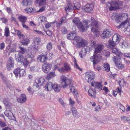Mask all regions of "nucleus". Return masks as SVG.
<instances>
[{
  "label": "nucleus",
  "instance_id": "1",
  "mask_svg": "<svg viewBox=\"0 0 130 130\" xmlns=\"http://www.w3.org/2000/svg\"><path fill=\"white\" fill-rule=\"evenodd\" d=\"M68 39L73 40V43L78 48H80L85 46L87 44V41L82 37L76 36L74 33L69 34L67 35Z\"/></svg>",
  "mask_w": 130,
  "mask_h": 130
},
{
  "label": "nucleus",
  "instance_id": "2",
  "mask_svg": "<svg viewBox=\"0 0 130 130\" xmlns=\"http://www.w3.org/2000/svg\"><path fill=\"white\" fill-rule=\"evenodd\" d=\"M62 82H61L63 88H65L68 86L69 85L70 91L73 92L74 95L76 96L78 95V93L77 90L75 89L72 84H71L70 80L68 79L65 76L62 75L60 76Z\"/></svg>",
  "mask_w": 130,
  "mask_h": 130
},
{
  "label": "nucleus",
  "instance_id": "3",
  "mask_svg": "<svg viewBox=\"0 0 130 130\" xmlns=\"http://www.w3.org/2000/svg\"><path fill=\"white\" fill-rule=\"evenodd\" d=\"M90 59L93 63V65L94 70H98L99 71H101V69L100 67L97 66L96 67L95 65L99 63L102 59L101 55L100 54H99L98 55H93L90 57Z\"/></svg>",
  "mask_w": 130,
  "mask_h": 130
},
{
  "label": "nucleus",
  "instance_id": "4",
  "mask_svg": "<svg viewBox=\"0 0 130 130\" xmlns=\"http://www.w3.org/2000/svg\"><path fill=\"white\" fill-rule=\"evenodd\" d=\"M91 30L95 34L96 37L99 36V24L98 22L93 19H91Z\"/></svg>",
  "mask_w": 130,
  "mask_h": 130
},
{
  "label": "nucleus",
  "instance_id": "5",
  "mask_svg": "<svg viewBox=\"0 0 130 130\" xmlns=\"http://www.w3.org/2000/svg\"><path fill=\"white\" fill-rule=\"evenodd\" d=\"M120 36L119 34H115L112 37L111 40H109L108 42V47L112 48L118 44L120 41Z\"/></svg>",
  "mask_w": 130,
  "mask_h": 130
},
{
  "label": "nucleus",
  "instance_id": "6",
  "mask_svg": "<svg viewBox=\"0 0 130 130\" xmlns=\"http://www.w3.org/2000/svg\"><path fill=\"white\" fill-rule=\"evenodd\" d=\"M128 14L125 13H122L119 14L118 16L119 18L121 20H124V21L121 23L119 26H118L117 27L119 29L121 28H122L127 24V22L129 23L127 20L128 18Z\"/></svg>",
  "mask_w": 130,
  "mask_h": 130
},
{
  "label": "nucleus",
  "instance_id": "7",
  "mask_svg": "<svg viewBox=\"0 0 130 130\" xmlns=\"http://www.w3.org/2000/svg\"><path fill=\"white\" fill-rule=\"evenodd\" d=\"M15 58L16 60L19 62H22L23 63L25 67H27L29 64V62L25 58H23L22 55L16 54L15 55Z\"/></svg>",
  "mask_w": 130,
  "mask_h": 130
},
{
  "label": "nucleus",
  "instance_id": "8",
  "mask_svg": "<svg viewBox=\"0 0 130 130\" xmlns=\"http://www.w3.org/2000/svg\"><path fill=\"white\" fill-rule=\"evenodd\" d=\"M107 6L109 8L110 10H114L119 8L118 3L116 1H111L106 4Z\"/></svg>",
  "mask_w": 130,
  "mask_h": 130
},
{
  "label": "nucleus",
  "instance_id": "9",
  "mask_svg": "<svg viewBox=\"0 0 130 130\" xmlns=\"http://www.w3.org/2000/svg\"><path fill=\"white\" fill-rule=\"evenodd\" d=\"M121 58H117L116 57L114 56L113 59V61L115 63L116 67L119 69H123L124 68V65L121 62Z\"/></svg>",
  "mask_w": 130,
  "mask_h": 130
},
{
  "label": "nucleus",
  "instance_id": "10",
  "mask_svg": "<svg viewBox=\"0 0 130 130\" xmlns=\"http://www.w3.org/2000/svg\"><path fill=\"white\" fill-rule=\"evenodd\" d=\"M13 73L17 78H20L26 75V73L24 70L20 68L15 69Z\"/></svg>",
  "mask_w": 130,
  "mask_h": 130
},
{
  "label": "nucleus",
  "instance_id": "11",
  "mask_svg": "<svg viewBox=\"0 0 130 130\" xmlns=\"http://www.w3.org/2000/svg\"><path fill=\"white\" fill-rule=\"evenodd\" d=\"M104 48V46L102 44H96L94 47V55H97V54L101 53Z\"/></svg>",
  "mask_w": 130,
  "mask_h": 130
},
{
  "label": "nucleus",
  "instance_id": "12",
  "mask_svg": "<svg viewBox=\"0 0 130 130\" xmlns=\"http://www.w3.org/2000/svg\"><path fill=\"white\" fill-rule=\"evenodd\" d=\"M63 67L58 68V71L60 73L69 72L71 68L69 64L65 63L63 64Z\"/></svg>",
  "mask_w": 130,
  "mask_h": 130
},
{
  "label": "nucleus",
  "instance_id": "13",
  "mask_svg": "<svg viewBox=\"0 0 130 130\" xmlns=\"http://www.w3.org/2000/svg\"><path fill=\"white\" fill-rule=\"evenodd\" d=\"M45 81V79L42 78L36 79L35 82L34 83V88H38L39 86H41L43 83Z\"/></svg>",
  "mask_w": 130,
  "mask_h": 130
},
{
  "label": "nucleus",
  "instance_id": "14",
  "mask_svg": "<svg viewBox=\"0 0 130 130\" xmlns=\"http://www.w3.org/2000/svg\"><path fill=\"white\" fill-rule=\"evenodd\" d=\"M112 30L108 29H106L103 31L102 34L101 35L102 38L104 39H106L109 37L112 34Z\"/></svg>",
  "mask_w": 130,
  "mask_h": 130
},
{
  "label": "nucleus",
  "instance_id": "15",
  "mask_svg": "<svg viewBox=\"0 0 130 130\" xmlns=\"http://www.w3.org/2000/svg\"><path fill=\"white\" fill-rule=\"evenodd\" d=\"M84 47V48H83L81 51L79 53V54L82 58H83L85 57L87 54V52L90 51V48L88 46H85Z\"/></svg>",
  "mask_w": 130,
  "mask_h": 130
},
{
  "label": "nucleus",
  "instance_id": "16",
  "mask_svg": "<svg viewBox=\"0 0 130 130\" xmlns=\"http://www.w3.org/2000/svg\"><path fill=\"white\" fill-rule=\"evenodd\" d=\"M52 66L48 63H46L43 64L42 66V70L46 73H47L51 68Z\"/></svg>",
  "mask_w": 130,
  "mask_h": 130
},
{
  "label": "nucleus",
  "instance_id": "17",
  "mask_svg": "<svg viewBox=\"0 0 130 130\" xmlns=\"http://www.w3.org/2000/svg\"><path fill=\"white\" fill-rule=\"evenodd\" d=\"M94 75L91 73L86 74L85 77V79L88 83H91L94 77Z\"/></svg>",
  "mask_w": 130,
  "mask_h": 130
},
{
  "label": "nucleus",
  "instance_id": "18",
  "mask_svg": "<svg viewBox=\"0 0 130 130\" xmlns=\"http://www.w3.org/2000/svg\"><path fill=\"white\" fill-rule=\"evenodd\" d=\"M93 5L91 4H88L86 5L84 7L85 11L87 12H90L93 9Z\"/></svg>",
  "mask_w": 130,
  "mask_h": 130
},
{
  "label": "nucleus",
  "instance_id": "19",
  "mask_svg": "<svg viewBox=\"0 0 130 130\" xmlns=\"http://www.w3.org/2000/svg\"><path fill=\"white\" fill-rule=\"evenodd\" d=\"M14 62L13 59L12 57H10L9 59L7 64V67L8 70H10L11 68L13 67Z\"/></svg>",
  "mask_w": 130,
  "mask_h": 130
},
{
  "label": "nucleus",
  "instance_id": "20",
  "mask_svg": "<svg viewBox=\"0 0 130 130\" xmlns=\"http://www.w3.org/2000/svg\"><path fill=\"white\" fill-rule=\"evenodd\" d=\"M92 86L95 87V88H97L100 89V90H102V85L101 84V82H92L91 84Z\"/></svg>",
  "mask_w": 130,
  "mask_h": 130
},
{
  "label": "nucleus",
  "instance_id": "21",
  "mask_svg": "<svg viewBox=\"0 0 130 130\" xmlns=\"http://www.w3.org/2000/svg\"><path fill=\"white\" fill-rule=\"evenodd\" d=\"M27 100L26 95L24 94H22L20 98L17 99L18 102L20 103L23 104Z\"/></svg>",
  "mask_w": 130,
  "mask_h": 130
},
{
  "label": "nucleus",
  "instance_id": "22",
  "mask_svg": "<svg viewBox=\"0 0 130 130\" xmlns=\"http://www.w3.org/2000/svg\"><path fill=\"white\" fill-rule=\"evenodd\" d=\"M53 85L51 82H48L44 87L45 90L47 91H51L53 88Z\"/></svg>",
  "mask_w": 130,
  "mask_h": 130
},
{
  "label": "nucleus",
  "instance_id": "23",
  "mask_svg": "<svg viewBox=\"0 0 130 130\" xmlns=\"http://www.w3.org/2000/svg\"><path fill=\"white\" fill-rule=\"evenodd\" d=\"M112 49V53L115 54L119 58L123 56L122 54L119 51L118 49L116 48H113Z\"/></svg>",
  "mask_w": 130,
  "mask_h": 130
},
{
  "label": "nucleus",
  "instance_id": "24",
  "mask_svg": "<svg viewBox=\"0 0 130 130\" xmlns=\"http://www.w3.org/2000/svg\"><path fill=\"white\" fill-rule=\"evenodd\" d=\"M96 92L95 89L90 88L88 90L89 95L92 98H94L95 97Z\"/></svg>",
  "mask_w": 130,
  "mask_h": 130
},
{
  "label": "nucleus",
  "instance_id": "25",
  "mask_svg": "<svg viewBox=\"0 0 130 130\" xmlns=\"http://www.w3.org/2000/svg\"><path fill=\"white\" fill-rule=\"evenodd\" d=\"M61 88L60 85L57 84H54L53 85V89L55 92H60L61 90Z\"/></svg>",
  "mask_w": 130,
  "mask_h": 130
},
{
  "label": "nucleus",
  "instance_id": "26",
  "mask_svg": "<svg viewBox=\"0 0 130 130\" xmlns=\"http://www.w3.org/2000/svg\"><path fill=\"white\" fill-rule=\"evenodd\" d=\"M47 59L46 56L44 55H41L38 58V59L42 63H43L46 61Z\"/></svg>",
  "mask_w": 130,
  "mask_h": 130
},
{
  "label": "nucleus",
  "instance_id": "27",
  "mask_svg": "<svg viewBox=\"0 0 130 130\" xmlns=\"http://www.w3.org/2000/svg\"><path fill=\"white\" fill-rule=\"evenodd\" d=\"M80 31L83 32L85 31L86 29V27L81 22L77 26Z\"/></svg>",
  "mask_w": 130,
  "mask_h": 130
},
{
  "label": "nucleus",
  "instance_id": "28",
  "mask_svg": "<svg viewBox=\"0 0 130 130\" xmlns=\"http://www.w3.org/2000/svg\"><path fill=\"white\" fill-rule=\"evenodd\" d=\"M29 42L30 40L29 39L25 38L21 40V44L24 45H27Z\"/></svg>",
  "mask_w": 130,
  "mask_h": 130
},
{
  "label": "nucleus",
  "instance_id": "29",
  "mask_svg": "<svg viewBox=\"0 0 130 130\" xmlns=\"http://www.w3.org/2000/svg\"><path fill=\"white\" fill-rule=\"evenodd\" d=\"M29 50H32V51L36 52L38 50V46L35 45H31L29 47Z\"/></svg>",
  "mask_w": 130,
  "mask_h": 130
},
{
  "label": "nucleus",
  "instance_id": "30",
  "mask_svg": "<svg viewBox=\"0 0 130 130\" xmlns=\"http://www.w3.org/2000/svg\"><path fill=\"white\" fill-rule=\"evenodd\" d=\"M18 19L20 21L23 23H24L27 20V18L23 15H21L18 17Z\"/></svg>",
  "mask_w": 130,
  "mask_h": 130
},
{
  "label": "nucleus",
  "instance_id": "31",
  "mask_svg": "<svg viewBox=\"0 0 130 130\" xmlns=\"http://www.w3.org/2000/svg\"><path fill=\"white\" fill-rule=\"evenodd\" d=\"M72 22L77 26L81 22L80 21L79 18L77 17H75L72 20Z\"/></svg>",
  "mask_w": 130,
  "mask_h": 130
},
{
  "label": "nucleus",
  "instance_id": "32",
  "mask_svg": "<svg viewBox=\"0 0 130 130\" xmlns=\"http://www.w3.org/2000/svg\"><path fill=\"white\" fill-rule=\"evenodd\" d=\"M19 50L18 51V54L21 55L23 54L25 52L26 50L24 47H21V46L19 47Z\"/></svg>",
  "mask_w": 130,
  "mask_h": 130
},
{
  "label": "nucleus",
  "instance_id": "33",
  "mask_svg": "<svg viewBox=\"0 0 130 130\" xmlns=\"http://www.w3.org/2000/svg\"><path fill=\"white\" fill-rule=\"evenodd\" d=\"M73 9V6L70 4H68L65 8V10L67 11H71Z\"/></svg>",
  "mask_w": 130,
  "mask_h": 130
},
{
  "label": "nucleus",
  "instance_id": "34",
  "mask_svg": "<svg viewBox=\"0 0 130 130\" xmlns=\"http://www.w3.org/2000/svg\"><path fill=\"white\" fill-rule=\"evenodd\" d=\"M71 110L72 112V115L74 117H76L77 114V111L76 109L74 107H72L71 108Z\"/></svg>",
  "mask_w": 130,
  "mask_h": 130
},
{
  "label": "nucleus",
  "instance_id": "35",
  "mask_svg": "<svg viewBox=\"0 0 130 130\" xmlns=\"http://www.w3.org/2000/svg\"><path fill=\"white\" fill-rule=\"evenodd\" d=\"M46 47L47 50H51L53 47V44L50 42H48L46 45Z\"/></svg>",
  "mask_w": 130,
  "mask_h": 130
},
{
  "label": "nucleus",
  "instance_id": "36",
  "mask_svg": "<svg viewBox=\"0 0 130 130\" xmlns=\"http://www.w3.org/2000/svg\"><path fill=\"white\" fill-rule=\"evenodd\" d=\"M80 6V4L78 3H76L74 4L73 8L74 10H79Z\"/></svg>",
  "mask_w": 130,
  "mask_h": 130
},
{
  "label": "nucleus",
  "instance_id": "37",
  "mask_svg": "<svg viewBox=\"0 0 130 130\" xmlns=\"http://www.w3.org/2000/svg\"><path fill=\"white\" fill-rule=\"evenodd\" d=\"M55 76V74L54 72H51L47 75V78L49 79L51 78L54 77Z\"/></svg>",
  "mask_w": 130,
  "mask_h": 130
},
{
  "label": "nucleus",
  "instance_id": "38",
  "mask_svg": "<svg viewBox=\"0 0 130 130\" xmlns=\"http://www.w3.org/2000/svg\"><path fill=\"white\" fill-rule=\"evenodd\" d=\"M83 22L84 23V25H85V26L86 27V28L89 27V25H90V22L89 20H83Z\"/></svg>",
  "mask_w": 130,
  "mask_h": 130
},
{
  "label": "nucleus",
  "instance_id": "39",
  "mask_svg": "<svg viewBox=\"0 0 130 130\" xmlns=\"http://www.w3.org/2000/svg\"><path fill=\"white\" fill-rule=\"evenodd\" d=\"M31 50H29V48L26 51V53L27 55V56L31 58L33 57V55L32 54Z\"/></svg>",
  "mask_w": 130,
  "mask_h": 130
},
{
  "label": "nucleus",
  "instance_id": "40",
  "mask_svg": "<svg viewBox=\"0 0 130 130\" xmlns=\"http://www.w3.org/2000/svg\"><path fill=\"white\" fill-rule=\"evenodd\" d=\"M121 120L124 122L130 121V119L129 118L125 116H122L121 117Z\"/></svg>",
  "mask_w": 130,
  "mask_h": 130
},
{
  "label": "nucleus",
  "instance_id": "41",
  "mask_svg": "<svg viewBox=\"0 0 130 130\" xmlns=\"http://www.w3.org/2000/svg\"><path fill=\"white\" fill-rule=\"evenodd\" d=\"M104 65L105 70L107 72L109 71L110 70L109 65L108 63H104Z\"/></svg>",
  "mask_w": 130,
  "mask_h": 130
},
{
  "label": "nucleus",
  "instance_id": "42",
  "mask_svg": "<svg viewBox=\"0 0 130 130\" xmlns=\"http://www.w3.org/2000/svg\"><path fill=\"white\" fill-rule=\"evenodd\" d=\"M0 74L3 82L5 84H6L7 82V79L4 76L2 73H0Z\"/></svg>",
  "mask_w": 130,
  "mask_h": 130
},
{
  "label": "nucleus",
  "instance_id": "43",
  "mask_svg": "<svg viewBox=\"0 0 130 130\" xmlns=\"http://www.w3.org/2000/svg\"><path fill=\"white\" fill-rule=\"evenodd\" d=\"M5 35L7 37H8L9 33V31L8 28L7 27L5 28Z\"/></svg>",
  "mask_w": 130,
  "mask_h": 130
},
{
  "label": "nucleus",
  "instance_id": "44",
  "mask_svg": "<svg viewBox=\"0 0 130 130\" xmlns=\"http://www.w3.org/2000/svg\"><path fill=\"white\" fill-rule=\"evenodd\" d=\"M34 41L36 44H38L41 42V39L40 38L36 37L34 38Z\"/></svg>",
  "mask_w": 130,
  "mask_h": 130
},
{
  "label": "nucleus",
  "instance_id": "45",
  "mask_svg": "<svg viewBox=\"0 0 130 130\" xmlns=\"http://www.w3.org/2000/svg\"><path fill=\"white\" fill-rule=\"evenodd\" d=\"M103 54L106 57H108L110 55V53L109 51L106 50H104L103 51Z\"/></svg>",
  "mask_w": 130,
  "mask_h": 130
},
{
  "label": "nucleus",
  "instance_id": "46",
  "mask_svg": "<svg viewBox=\"0 0 130 130\" xmlns=\"http://www.w3.org/2000/svg\"><path fill=\"white\" fill-rule=\"evenodd\" d=\"M28 1L27 0H23L22 1V4L24 6H27L28 5Z\"/></svg>",
  "mask_w": 130,
  "mask_h": 130
},
{
  "label": "nucleus",
  "instance_id": "47",
  "mask_svg": "<svg viewBox=\"0 0 130 130\" xmlns=\"http://www.w3.org/2000/svg\"><path fill=\"white\" fill-rule=\"evenodd\" d=\"M25 11L28 13H32L33 12V9L32 8H30L26 9H25Z\"/></svg>",
  "mask_w": 130,
  "mask_h": 130
},
{
  "label": "nucleus",
  "instance_id": "48",
  "mask_svg": "<svg viewBox=\"0 0 130 130\" xmlns=\"http://www.w3.org/2000/svg\"><path fill=\"white\" fill-rule=\"evenodd\" d=\"M61 31L62 33L63 34H66L67 33V30L64 27H63L61 28Z\"/></svg>",
  "mask_w": 130,
  "mask_h": 130
},
{
  "label": "nucleus",
  "instance_id": "49",
  "mask_svg": "<svg viewBox=\"0 0 130 130\" xmlns=\"http://www.w3.org/2000/svg\"><path fill=\"white\" fill-rule=\"evenodd\" d=\"M118 83L119 84V85L120 86H123V84H124V81L123 79H120V80H119L118 82Z\"/></svg>",
  "mask_w": 130,
  "mask_h": 130
},
{
  "label": "nucleus",
  "instance_id": "50",
  "mask_svg": "<svg viewBox=\"0 0 130 130\" xmlns=\"http://www.w3.org/2000/svg\"><path fill=\"white\" fill-rule=\"evenodd\" d=\"M74 65L75 66L77 69H78L79 70H82L80 69V68L78 66L76 62V60L75 58H74Z\"/></svg>",
  "mask_w": 130,
  "mask_h": 130
},
{
  "label": "nucleus",
  "instance_id": "51",
  "mask_svg": "<svg viewBox=\"0 0 130 130\" xmlns=\"http://www.w3.org/2000/svg\"><path fill=\"white\" fill-rule=\"evenodd\" d=\"M40 18L41 19V22H45L47 21V19L46 17L43 16L41 17H40Z\"/></svg>",
  "mask_w": 130,
  "mask_h": 130
},
{
  "label": "nucleus",
  "instance_id": "52",
  "mask_svg": "<svg viewBox=\"0 0 130 130\" xmlns=\"http://www.w3.org/2000/svg\"><path fill=\"white\" fill-rule=\"evenodd\" d=\"M46 3V0H40L39 5V6H41L45 5Z\"/></svg>",
  "mask_w": 130,
  "mask_h": 130
},
{
  "label": "nucleus",
  "instance_id": "53",
  "mask_svg": "<svg viewBox=\"0 0 130 130\" xmlns=\"http://www.w3.org/2000/svg\"><path fill=\"white\" fill-rule=\"evenodd\" d=\"M115 17V21L117 23H119V22L122 23L121 21H120L121 19L119 18V17L118 16Z\"/></svg>",
  "mask_w": 130,
  "mask_h": 130
},
{
  "label": "nucleus",
  "instance_id": "54",
  "mask_svg": "<svg viewBox=\"0 0 130 130\" xmlns=\"http://www.w3.org/2000/svg\"><path fill=\"white\" fill-rule=\"evenodd\" d=\"M119 108L121 109L124 112L125 111V107L122 104H120Z\"/></svg>",
  "mask_w": 130,
  "mask_h": 130
},
{
  "label": "nucleus",
  "instance_id": "55",
  "mask_svg": "<svg viewBox=\"0 0 130 130\" xmlns=\"http://www.w3.org/2000/svg\"><path fill=\"white\" fill-rule=\"evenodd\" d=\"M6 126L7 125L5 123L0 121V126L1 127H4Z\"/></svg>",
  "mask_w": 130,
  "mask_h": 130
},
{
  "label": "nucleus",
  "instance_id": "56",
  "mask_svg": "<svg viewBox=\"0 0 130 130\" xmlns=\"http://www.w3.org/2000/svg\"><path fill=\"white\" fill-rule=\"evenodd\" d=\"M0 20L2 21V22L4 23H5L8 21L7 20L4 18H0Z\"/></svg>",
  "mask_w": 130,
  "mask_h": 130
},
{
  "label": "nucleus",
  "instance_id": "57",
  "mask_svg": "<svg viewBox=\"0 0 130 130\" xmlns=\"http://www.w3.org/2000/svg\"><path fill=\"white\" fill-rule=\"evenodd\" d=\"M3 102L5 105L6 106H8L9 104V102L6 100H4Z\"/></svg>",
  "mask_w": 130,
  "mask_h": 130
},
{
  "label": "nucleus",
  "instance_id": "58",
  "mask_svg": "<svg viewBox=\"0 0 130 130\" xmlns=\"http://www.w3.org/2000/svg\"><path fill=\"white\" fill-rule=\"evenodd\" d=\"M124 56L128 58H130V53H125L124 54Z\"/></svg>",
  "mask_w": 130,
  "mask_h": 130
},
{
  "label": "nucleus",
  "instance_id": "59",
  "mask_svg": "<svg viewBox=\"0 0 130 130\" xmlns=\"http://www.w3.org/2000/svg\"><path fill=\"white\" fill-rule=\"evenodd\" d=\"M59 101L62 106H64V103L62 99H59Z\"/></svg>",
  "mask_w": 130,
  "mask_h": 130
},
{
  "label": "nucleus",
  "instance_id": "60",
  "mask_svg": "<svg viewBox=\"0 0 130 130\" xmlns=\"http://www.w3.org/2000/svg\"><path fill=\"white\" fill-rule=\"evenodd\" d=\"M19 38L21 39H21H23L24 38H25V36L23 35L22 34H21L19 36Z\"/></svg>",
  "mask_w": 130,
  "mask_h": 130
},
{
  "label": "nucleus",
  "instance_id": "61",
  "mask_svg": "<svg viewBox=\"0 0 130 130\" xmlns=\"http://www.w3.org/2000/svg\"><path fill=\"white\" fill-rule=\"evenodd\" d=\"M66 19V17H63L61 19V21L60 22H59V24L60 25Z\"/></svg>",
  "mask_w": 130,
  "mask_h": 130
},
{
  "label": "nucleus",
  "instance_id": "62",
  "mask_svg": "<svg viewBox=\"0 0 130 130\" xmlns=\"http://www.w3.org/2000/svg\"><path fill=\"white\" fill-rule=\"evenodd\" d=\"M95 41H94L92 40L91 41V45L92 46V47L93 46V47L94 46V47H95Z\"/></svg>",
  "mask_w": 130,
  "mask_h": 130
},
{
  "label": "nucleus",
  "instance_id": "63",
  "mask_svg": "<svg viewBox=\"0 0 130 130\" xmlns=\"http://www.w3.org/2000/svg\"><path fill=\"white\" fill-rule=\"evenodd\" d=\"M51 23L46 24L45 25V26L46 28H48L51 26Z\"/></svg>",
  "mask_w": 130,
  "mask_h": 130
},
{
  "label": "nucleus",
  "instance_id": "64",
  "mask_svg": "<svg viewBox=\"0 0 130 130\" xmlns=\"http://www.w3.org/2000/svg\"><path fill=\"white\" fill-rule=\"evenodd\" d=\"M117 92H118L119 94L120 95L121 93V89L119 88V87H118L117 88Z\"/></svg>",
  "mask_w": 130,
  "mask_h": 130
}]
</instances>
